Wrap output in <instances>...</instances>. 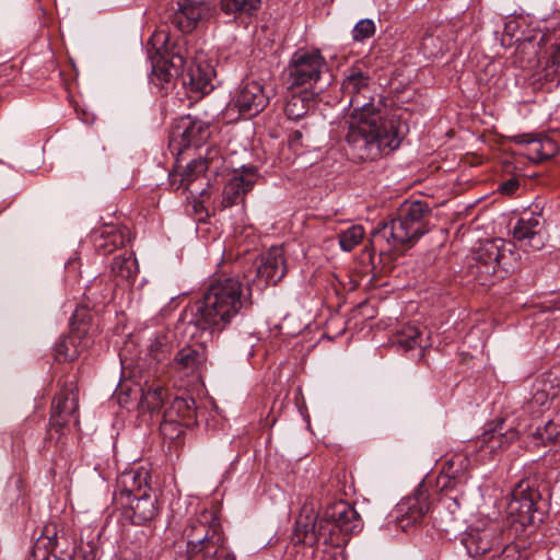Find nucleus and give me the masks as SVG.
<instances>
[{"label":"nucleus","instance_id":"obj_38","mask_svg":"<svg viewBox=\"0 0 560 560\" xmlns=\"http://www.w3.org/2000/svg\"><path fill=\"white\" fill-rule=\"evenodd\" d=\"M534 439L544 444H560V422H545L536 428Z\"/></svg>","mask_w":560,"mask_h":560},{"label":"nucleus","instance_id":"obj_21","mask_svg":"<svg viewBox=\"0 0 560 560\" xmlns=\"http://www.w3.org/2000/svg\"><path fill=\"white\" fill-rule=\"evenodd\" d=\"M430 509L428 494L418 489L413 497L406 499L398 505L397 525L404 532L419 524Z\"/></svg>","mask_w":560,"mask_h":560},{"label":"nucleus","instance_id":"obj_37","mask_svg":"<svg viewBox=\"0 0 560 560\" xmlns=\"http://www.w3.org/2000/svg\"><path fill=\"white\" fill-rule=\"evenodd\" d=\"M78 337L74 335L60 339L56 346V357L59 361H73L79 358L80 349L77 345Z\"/></svg>","mask_w":560,"mask_h":560},{"label":"nucleus","instance_id":"obj_26","mask_svg":"<svg viewBox=\"0 0 560 560\" xmlns=\"http://www.w3.org/2000/svg\"><path fill=\"white\" fill-rule=\"evenodd\" d=\"M214 69L209 62L197 58L184 74L183 83L188 84L191 91L207 94L213 89Z\"/></svg>","mask_w":560,"mask_h":560},{"label":"nucleus","instance_id":"obj_27","mask_svg":"<svg viewBox=\"0 0 560 560\" xmlns=\"http://www.w3.org/2000/svg\"><path fill=\"white\" fill-rule=\"evenodd\" d=\"M208 170V160L207 159H194L190 163L186 165L184 171L179 174H172V182L175 184L177 182V177L179 176V185L177 188L183 187L185 190H188L191 195H202L205 188L196 187L198 182L205 180V173ZM203 183H201L202 185Z\"/></svg>","mask_w":560,"mask_h":560},{"label":"nucleus","instance_id":"obj_44","mask_svg":"<svg viewBox=\"0 0 560 560\" xmlns=\"http://www.w3.org/2000/svg\"><path fill=\"white\" fill-rule=\"evenodd\" d=\"M548 67L553 68L555 72L560 71V43L555 46L548 61Z\"/></svg>","mask_w":560,"mask_h":560},{"label":"nucleus","instance_id":"obj_3","mask_svg":"<svg viewBox=\"0 0 560 560\" xmlns=\"http://www.w3.org/2000/svg\"><path fill=\"white\" fill-rule=\"evenodd\" d=\"M430 212L431 209L424 201H404L397 210V215L388 222H382L372 233V242L386 243L394 249L413 244L429 232Z\"/></svg>","mask_w":560,"mask_h":560},{"label":"nucleus","instance_id":"obj_9","mask_svg":"<svg viewBox=\"0 0 560 560\" xmlns=\"http://www.w3.org/2000/svg\"><path fill=\"white\" fill-rule=\"evenodd\" d=\"M287 265L281 248L273 247L264 254L257 265L243 273L245 287L264 289L268 284H277L285 275Z\"/></svg>","mask_w":560,"mask_h":560},{"label":"nucleus","instance_id":"obj_5","mask_svg":"<svg viewBox=\"0 0 560 560\" xmlns=\"http://www.w3.org/2000/svg\"><path fill=\"white\" fill-rule=\"evenodd\" d=\"M469 458L463 454H455L446 459L442 470L436 478V488L445 493L440 499L439 517L440 526L444 532L455 528L458 521L457 512L459 502L456 497L447 495V492L462 488L467 482V471L469 468Z\"/></svg>","mask_w":560,"mask_h":560},{"label":"nucleus","instance_id":"obj_1","mask_svg":"<svg viewBox=\"0 0 560 560\" xmlns=\"http://www.w3.org/2000/svg\"><path fill=\"white\" fill-rule=\"evenodd\" d=\"M341 91L342 98L352 109L346 140L354 159L376 160L385 151L390 152L400 145L408 133V125L396 114H383V104L375 98L366 72L357 67L347 70Z\"/></svg>","mask_w":560,"mask_h":560},{"label":"nucleus","instance_id":"obj_7","mask_svg":"<svg viewBox=\"0 0 560 560\" xmlns=\"http://www.w3.org/2000/svg\"><path fill=\"white\" fill-rule=\"evenodd\" d=\"M325 67L326 61L319 50H296L287 69L289 89L311 88L319 80Z\"/></svg>","mask_w":560,"mask_h":560},{"label":"nucleus","instance_id":"obj_49","mask_svg":"<svg viewBox=\"0 0 560 560\" xmlns=\"http://www.w3.org/2000/svg\"><path fill=\"white\" fill-rule=\"evenodd\" d=\"M56 423H57L59 427H62V424H63V423H62V422H60V421H57Z\"/></svg>","mask_w":560,"mask_h":560},{"label":"nucleus","instance_id":"obj_28","mask_svg":"<svg viewBox=\"0 0 560 560\" xmlns=\"http://www.w3.org/2000/svg\"><path fill=\"white\" fill-rule=\"evenodd\" d=\"M317 94L305 88L301 92H292L288 97L284 114L290 120L303 118L316 104Z\"/></svg>","mask_w":560,"mask_h":560},{"label":"nucleus","instance_id":"obj_20","mask_svg":"<svg viewBox=\"0 0 560 560\" xmlns=\"http://www.w3.org/2000/svg\"><path fill=\"white\" fill-rule=\"evenodd\" d=\"M513 141L522 145V154L535 163L546 161L559 151L557 142L547 136L536 137L530 133H523L514 136Z\"/></svg>","mask_w":560,"mask_h":560},{"label":"nucleus","instance_id":"obj_15","mask_svg":"<svg viewBox=\"0 0 560 560\" xmlns=\"http://www.w3.org/2000/svg\"><path fill=\"white\" fill-rule=\"evenodd\" d=\"M462 544L470 557L483 556L503 546L502 529L498 524H490L482 529L470 528L462 538Z\"/></svg>","mask_w":560,"mask_h":560},{"label":"nucleus","instance_id":"obj_31","mask_svg":"<svg viewBox=\"0 0 560 560\" xmlns=\"http://www.w3.org/2000/svg\"><path fill=\"white\" fill-rule=\"evenodd\" d=\"M530 405L546 407L560 396V381L557 376L547 375L536 381Z\"/></svg>","mask_w":560,"mask_h":560},{"label":"nucleus","instance_id":"obj_41","mask_svg":"<svg viewBox=\"0 0 560 560\" xmlns=\"http://www.w3.org/2000/svg\"><path fill=\"white\" fill-rule=\"evenodd\" d=\"M160 433L164 439L175 440L184 432L183 422H160Z\"/></svg>","mask_w":560,"mask_h":560},{"label":"nucleus","instance_id":"obj_29","mask_svg":"<svg viewBox=\"0 0 560 560\" xmlns=\"http://www.w3.org/2000/svg\"><path fill=\"white\" fill-rule=\"evenodd\" d=\"M158 373L159 371L155 369L153 374L144 375L140 384L141 400L152 409L159 407L166 396L165 385L158 377Z\"/></svg>","mask_w":560,"mask_h":560},{"label":"nucleus","instance_id":"obj_39","mask_svg":"<svg viewBox=\"0 0 560 560\" xmlns=\"http://www.w3.org/2000/svg\"><path fill=\"white\" fill-rule=\"evenodd\" d=\"M421 49L428 57H436L442 55L446 49V44L441 39L440 35L427 33L421 42Z\"/></svg>","mask_w":560,"mask_h":560},{"label":"nucleus","instance_id":"obj_36","mask_svg":"<svg viewBox=\"0 0 560 560\" xmlns=\"http://www.w3.org/2000/svg\"><path fill=\"white\" fill-rule=\"evenodd\" d=\"M364 235L363 226L353 224L338 234L339 245L342 250L350 252L363 241Z\"/></svg>","mask_w":560,"mask_h":560},{"label":"nucleus","instance_id":"obj_17","mask_svg":"<svg viewBox=\"0 0 560 560\" xmlns=\"http://www.w3.org/2000/svg\"><path fill=\"white\" fill-rule=\"evenodd\" d=\"M149 472L147 470L124 471L117 479L114 501L120 505L129 504L138 493L150 492Z\"/></svg>","mask_w":560,"mask_h":560},{"label":"nucleus","instance_id":"obj_22","mask_svg":"<svg viewBox=\"0 0 560 560\" xmlns=\"http://www.w3.org/2000/svg\"><path fill=\"white\" fill-rule=\"evenodd\" d=\"M129 230L126 226L104 224L94 229L91 238L97 253L107 255L129 241Z\"/></svg>","mask_w":560,"mask_h":560},{"label":"nucleus","instance_id":"obj_11","mask_svg":"<svg viewBox=\"0 0 560 560\" xmlns=\"http://www.w3.org/2000/svg\"><path fill=\"white\" fill-rule=\"evenodd\" d=\"M512 235L524 250H540L547 243L544 221L535 212H524L514 225Z\"/></svg>","mask_w":560,"mask_h":560},{"label":"nucleus","instance_id":"obj_8","mask_svg":"<svg viewBox=\"0 0 560 560\" xmlns=\"http://www.w3.org/2000/svg\"><path fill=\"white\" fill-rule=\"evenodd\" d=\"M210 136V124L186 115L174 121L168 145L173 153L180 154L184 150L191 147L200 148L208 141Z\"/></svg>","mask_w":560,"mask_h":560},{"label":"nucleus","instance_id":"obj_24","mask_svg":"<svg viewBox=\"0 0 560 560\" xmlns=\"http://www.w3.org/2000/svg\"><path fill=\"white\" fill-rule=\"evenodd\" d=\"M322 538L324 539L325 544L332 541L331 537L326 536V525L324 524V517L319 518V522H316L307 516L299 514L295 521L292 541L294 544L313 546Z\"/></svg>","mask_w":560,"mask_h":560},{"label":"nucleus","instance_id":"obj_13","mask_svg":"<svg viewBox=\"0 0 560 560\" xmlns=\"http://www.w3.org/2000/svg\"><path fill=\"white\" fill-rule=\"evenodd\" d=\"M506 254L512 249L502 238L487 240L474 253L476 273L494 275L499 267L506 269Z\"/></svg>","mask_w":560,"mask_h":560},{"label":"nucleus","instance_id":"obj_48","mask_svg":"<svg viewBox=\"0 0 560 560\" xmlns=\"http://www.w3.org/2000/svg\"><path fill=\"white\" fill-rule=\"evenodd\" d=\"M85 294H86L88 296L93 295L92 289H88V291L85 292Z\"/></svg>","mask_w":560,"mask_h":560},{"label":"nucleus","instance_id":"obj_43","mask_svg":"<svg viewBox=\"0 0 560 560\" xmlns=\"http://www.w3.org/2000/svg\"><path fill=\"white\" fill-rule=\"evenodd\" d=\"M518 187H520L518 179L517 178H510V179L503 182L500 185L499 190L502 194L512 195V194H514L517 190Z\"/></svg>","mask_w":560,"mask_h":560},{"label":"nucleus","instance_id":"obj_46","mask_svg":"<svg viewBox=\"0 0 560 560\" xmlns=\"http://www.w3.org/2000/svg\"><path fill=\"white\" fill-rule=\"evenodd\" d=\"M513 25V22H510L505 25V32H510L511 27Z\"/></svg>","mask_w":560,"mask_h":560},{"label":"nucleus","instance_id":"obj_32","mask_svg":"<svg viewBox=\"0 0 560 560\" xmlns=\"http://www.w3.org/2000/svg\"><path fill=\"white\" fill-rule=\"evenodd\" d=\"M206 361L205 351L200 348L184 347L174 358V366L178 371L191 373L197 371Z\"/></svg>","mask_w":560,"mask_h":560},{"label":"nucleus","instance_id":"obj_45","mask_svg":"<svg viewBox=\"0 0 560 560\" xmlns=\"http://www.w3.org/2000/svg\"><path fill=\"white\" fill-rule=\"evenodd\" d=\"M301 138H302L301 130H295L290 135L289 140H290L291 144H295L301 140Z\"/></svg>","mask_w":560,"mask_h":560},{"label":"nucleus","instance_id":"obj_30","mask_svg":"<svg viewBox=\"0 0 560 560\" xmlns=\"http://www.w3.org/2000/svg\"><path fill=\"white\" fill-rule=\"evenodd\" d=\"M139 272L137 258L132 252L125 250L116 256L110 266V275L119 282H133Z\"/></svg>","mask_w":560,"mask_h":560},{"label":"nucleus","instance_id":"obj_23","mask_svg":"<svg viewBox=\"0 0 560 560\" xmlns=\"http://www.w3.org/2000/svg\"><path fill=\"white\" fill-rule=\"evenodd\" d=\"M80 417L78 387L73 382H67L51 401L52 419H75Z\"/></svg>","mask_w":560,"mask_h":560},{"label":"nucleus","instance_id":"obj_10","mask_svg":"<svg viewBox=\"0 0 560 560\" xmlns=\"http://www.w3.org/2000/svg\"><path fill=\"white\" fill-rule=\"evenodd\" d=\"M269 95L264 85L254 80L241 83L229 103V109H236L240 115L250 118L259 114L268 104Z\"/></svg>","mask_w":560,"mask_h":560},{"label":"nucleus","instance_id":"obj_6","mask_svg":"<svg viewBox=\"0 0 560 560\" xmlns=\"http://www.w3.org/2000/svg\"><path fill=\"white\" fill-rule=\"evenodd\" d=\"M156 52L152 57V74L160 83H168L172 79L184 74L186 57L184 38L173 40L164 30L156 31L151 37Z\"/></svg>","mask_w":560,"mask_h":560},{"label":"nucleus","instance_id":"obj_35","mask_svg":"<svg viewBox=\"0 0 560 560\" xmlns=\"http://www.w3.org/2000/svg\"><path fill=\"white\" fill-rule=\"evenodd\" d=\"M261 0H220L221 10L225 14H252L258 10Z\"/></svg>","mask_w":560,"mask_h":560},{"label":"nucleus","instance_id":"obj_4","mask_svg":"<svg viewBox=\"0 0 560 560\" xmlns=\"http://www.w3.org/2000/svg\"><path fill=\"white\" fill-rule=\"evenodd\" d=\"M183 537L187 545V560H235L234 556L223 553V530L212 511L205 510L190 518Z\"/></svg>","mask_w":560,"mask_h":560},{"label":"nucleus","instance_id":"obj_14","mask_svg":"<svg viewBox=\"0 0 560 560\" xmlns=\"http://www.w3.org/2000/svg\"><path fill=\"white\" fill-rule=\"evenodd\" d=\"M326 536H331L335 530L347 535L358 533L361 527V517L355 509L345 501H338L327 508L324 515Z\"/></svg>","mask_w":560,"mask_h":560},{"label":"nucleus","instance_id":"obj_40","mask_svg":"<svg viewBox=\"0 0 560 560\" xmlns=\"http://www.w3.org/2000/svg\"><path fill=\"white\" fill-rule=\"evenodd\" d=\"M375 33V25L372 20L364 19L359 21L352 32L353 39L357 42H362L366 38H370Z\"/></svg>","mask_w":560,"mask_h":560},{"label":"nucleus","instance_id":"obj_16","mask_svg":"<svg viewBox=\"0 0 560 560\" xmlns=\"http://www.w3.org/2000/svg\"><path fill=\"white\" fill-rule=\"evenodd\" d=\"M256 179L255 166H242L241 170H235L224 185L222 206L228 208L243 201L244 196L254 187Z\"/></svg>","mask_w":560,"mask_h":560},{"label":"nucleus","instance_id":"obj_12","mask_svg":"<svg viewBox=\"0 0 560 560\" xmlns=\"http://www.w3.org/2000/svg\"><path fill=\"white\" fill-rule=\"evenodd\" d=\"M539 493L529 488L528 483L521 481L513 490L512 500L509 503V512L515 516V521L523 526L541 522V513L537 509Z\"/></svg>","mask_w":560,"mask_h":560},{"label":"nucleus","instance_id":"obj_25","mask_svg":"<svg viewBox=\"0 0 560 560\" xmlns=\"http://www.w3.org/2000/svg\"><path fill=\"white\" fill-rule=\"evenodd\" d=\"M132 502L121 506L125 515L129 517L135 525H145L153 521L158 515L156 497L150 492L138 493Z\"/></svg>","mask_w":560,"mask_h":560},{"label":"nucleus","instance_id":"obj_19","mask_svg":"<svg viewBox=\"0 0 560 560\" xmlns=\"http://www.w3.org/2000/svg\"><path fill=\"white\" fill-rule=\"evenodd\" d=\"M518 438V431L512 422H488V428L479 436L478 443L481 451L497 453L508 447Z\"/></svg>","mask_w":560,"mask_h":560},{"label":"nucleus","instance_id":"obj_34","mask_svg":"<svg viewBox=\"0 0 560 560\" xmlns=\"http://www.w3.org/2000/svg\"><path fill=\"white\" fill-rule=\"evenodd\" d=\"M172 348L170 336L161 331L151 339L148 347V354L155 363H161L168 359Z\"/></svg>","mask_w":560,"mask_h":560},{"label":"nucleus","instance_id":"obj_33","mask_svg":"<svg viewBox=\"0 0 560 560\" xmlns=\"http://www.w3.org/2000/svg\"><path fill=\"white\" fill-rule=\"evenodd\" d=\"M425 331L424 327L415 324L405 325L397 331L396 343L406 350L416 347L424 348L427 347L423 338Z\"/></svg>","mask_w":560,"mask_h":560},{"label":"nucleus","instance_id":"obj_42","mask_svg":"<svg viewBox=\"0 0 560 560\" xmlns=\"http://www.w3.org/2000/svg\"><path fill=\"white\" fill-rule=\"evenodd\" d=\"M318 508L319 504L314 499H307L301 508L300 514L303 516H307L316 522L318 520Z\"/></svg>","mask_w":560,"mask_h":560},{"label":"nucleus","instance_id":"obj_18","mask_svg":"<svg viewBox=\"0 0 560 560\" xmlns=\"http://www.w3.org/2000/svg\"><path fill=\"white\" fill-rule=\"evenodd\" d=\"M210 7L206 0H178L171 15V23L183 33L194 31L200 20L208 15Z\"/></svg>","mask_w":560,"mask_h":560},{"label":"nucleus","instance_id":"obj_2","mask_svg":"<svg viewBox=\"0 0 560 560\" xmlns=\"http://www.w3.org/2000/svg\"><path fill=\"white\" fill-rule=\"evenodd\" d=\"M246 303L244 284L238 277H213L202 298L195 303L189 323L210 335L222 331Z\"/></svg>","mask_w":560,"mask_h":560},{"label":"nucleus","instance_id":"obj_47","mask_svg":"<svg viewBox=\"0 0 560 560\" xmlns=\"http://www.w3.org/2000/svg\"><path fill=\"white\" fill-rule=\"evenodd\" d=\"M121 393H122V392L118 393V401H119V404H122V402L125 401V400L121 398Z\"/></svg>","mask_w":560,"mask_h":560}]
</instances>
